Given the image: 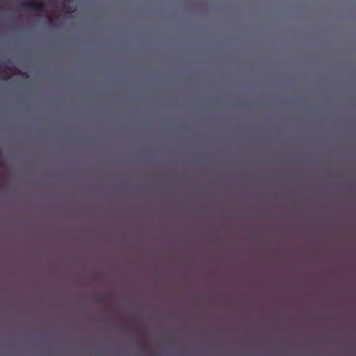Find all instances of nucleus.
I'll return each instance as SVG.
<instances>
[{"label": "nucleus", "instance_id": "f257e3e1", "mask_svg": "<svg viewBox=\"0 0 356 356\" xmlns=\"http://www.w3.org/2000/svg\"><path fill=\"white\" fill-rule=\"evenodd\" d=\"M22 5L25 8L38 11H43L44 7V1L42 0H23Z\"/></svg>", "mask_w": 356, "mask_h": 356}, {"label": "nucleus", "instance_id": "f03ea898", "mask_svg": "<svg viewBox=\"0 0 356 356\" xmlns=\"http://www.w3.org/2000/svg\"><path fill=\"white\" fill-rule=\"evenodd\" d=\"M48 21H49V24H51L53 23V19H52V17H48Z\"/></svg>", "mask_w": 356, "mask_h": 356}]
</instances>
